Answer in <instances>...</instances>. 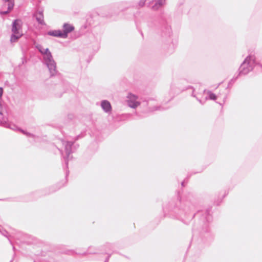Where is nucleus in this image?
<instances>
[{
	"mask_svg": "<svg viewBox=\"0 0 262 262\" xmlns=\"http://www.w3.org/2000/svg\"><path fill=\"white\" fill-rule=\"evenodd\" d=\"M255 64V57L252 55L248 56L242 63L239 68V74L246 75L248 74L250 71L252 70Z\"/></svg>",
	"mask_w": 262,
	"mask_h": 262,
	"instance_id": "f257e3e1",
	"label": "nucleus"
},
{
	"mask_svg": "<svg viewBox=\"0 0 262 262\" xmlns=\"http://www.w3.org/2000/svg\"><path fill=\"white\" fill-rule=\"evenodd\" d=\"M43 63L48 67L51 76H54L57 74L56 63L51 52L46 54L43 56Z\"/></svg>",
	"mask_w": 262,
	"mask_h": 262,
	"instance_id": "f03ea898",
	"label": "nucleus"
},
{
	"mask_svg": "<svg viewBox=\"0 0 262 262\" xmlns=\"http://www.w3.org/2000/svg\"><path fill=\"white\" fill-rule=\"evenodd\" d=\"M127 103L130 107L133 108H136L140 105L138 97L130 93L127 96Z\"/></svg>",
	"mask_w": 262,
	"mask_h": 262,
	"instance_id": "7ed1b4c3",
	"label": "nucleus"
},
{
	"mask_svg": "<svg viewBox=\"0 0 262 262\" xmlns=\"http://www.w3.org/2000/svg\"><path fill=\"white\" fill-rule=\"evenodd\" d=\"M62 144L64 146V150L66 154V157H64L66 164L68 165V161L69 158V156L72 152V146L73 144V142L69 141H62Z\"/></svg>",
	"mask_w": 262,
	"mask_h": 262,
	"instance_id": "20e7f679",
	"label": "nucleus"
},
{
	"mask_svg": "<svg viewBox=\"0 0 262 262\" xmlns=\"http://www.w3.org/2000/svg\"><path fill=\"white\" fill-rule=\"evenodd\" d=\"M22 23L20 20L16 19L12 24V31L14 34L23 33L21 31Z\"/></svg>",
	"mask_w": 262,
	"mask_h": 262,
	"instance_id": "39448f33",
	"label": "nucleus"
},
{
	"mask_svg": "<svg viewBox=\"0 0 262 262\" xmlns=\"http://www.w3.org/2000/svg\"><path fill=\"white\" fill-rule=\"evenodd\" d=\"M74 30V27L73 25L65 23L63 25V31H61V34H63V38H66L68 37V33L72 32Z\"/></svg>",
	"mask_w": 262,
	"mask_h": 262,
	"instance_id": "423d86ee",
	"label": "nucleus"
},
{
	"mask_svg": "<svg viewBox=\"0 0 262 262\" xmlns=\"http://www.w3.org/2000/svg\"><path fill=\"white\" fill-rule=\"evenodd\" d=\"M101 106L103 110L106 113H111L112 106L111 103L107 100H103L101 102Z\"/></svg>",
	"mask_w": 262,
	"mask_h": 262,
	"instance_id": "0eeeda50",
	"label": "nucleus"
},
{
	"mask_svg": "<svg viewBox=\"0 0 262 262\" xmlns=\"http://www.w3.org/2000/svg\"><path fill=\"white\" fill-rule=\"evenodd\" d=\"M34 17H35L36 21L39 24L41 25H45V23L43 19V15L42 11H38L36 12L34 15Z\"/></svg>",
	"mask_w": 262,
	"mask_h": 262,
	"instance_id": "6e6552de",
	"label": "nucleus"
},
{
	"mask_svg": "<svg viewBox=\"0 0 262 262\" xmlns=\"http://www.w3.org/2000/svg\"><path fill=\"white\" fill-rule=\"evenodd\" d=\"M3 1L5 3L8 2L7 10L0 11L1 14L5 15L8 14L10 11H11L13 9L14 3L13 0H3Z\"/></svg>",
	"mask_w": 262,
	"mask_h": 262,
	"instance_id": "1a4fd4ad",
	"label": "nucleus"
},
{
	"mask_svg": "<svg viewBox=\"0 0 262 262\" xmlns=\"http://www.w3.org/2000/svg\"><path fill=\"white\" fill-rule=\"evenodd\" d=\"M36 48L39 51V52L42 54V57L44 56L46 54H48L51 52L48 48L45 49L41 45L37 44L36 45Z\"/></svg>",
	"mask_w": 262,
	"mask_h": 262,
	"instance_id": "9d476101",
	"label": "nucleus"
},
{
	"mask_svg": "<svg viewBox=\"0 0 262 262\" xmlns=\"http://www.w3.org/2000/svg\"><path fill=\"white\" fill-rule=\"evenodd\" d=\"M49 35L53 36L55 37H58L63 38V34H61V31L58 30H53V31H50L47 33Z\"/></svg>",
	"mask_w": 262,
	"mask_h": 262,
	"instance_id": "9b49d317",
	"label": "nucleus"
},
{
	"mask_svg": "<svg viewBox=\"0 0 262 262\" xmlns=\"http://www.w3.org/2000/svg\"><path fill=\"white\" fill-rule=\"evenodd\" d=\"M204 93L206 94L207 96L206 97V99H210L215 100L216 99V96L212 93L211 91L204 90Z\"/></svg>",
	"mask_w": 262,
	"mask_h": 262,
	"instance_id": "f8f14e48",
	"label": "nucleus"
},
{
	"mask_svg": "<svg viewBox=\"0 0 262 262\" xmlns=\"http://www.w3.org/2000/svg\"><path fill=\"white\" fill-rule=\"evenodd\" d=\"M165 0H159L155 4L152 6L154 10H158L160 7L165 4Z\"/></svg>",
	"mask_w": 262,
	"mask_h": 262,
	"instance_id": "ddd939ff",
	"label": "nucleus"
},
{
	"mask_svg": "<svg viewBox=\"0 0 262 262\" xmlns=\"http://www.w3.org/2000/svg\"><path fill=\"white\" fill-rule=\"evenodd\" d=\"M23 33L14 34L11 35L10 41L11 42H16L21 36Z\"/></svg>",
	"mask_w": 262,
	"mask_h": 262,
	"instance_id": "4468645a",
	"label": "nucleus"
},
{
	"mask_svg": "<svg viewBox=\"0 0 262 262\" xmlns=\"http://www.w3.org/2000/svg\"><path fill=\"white\" fill-rule=\"evenodd\" d=\"M145 3V0H140L139 2L138 5L140 7H142L144 6Z\"/></svg>",
	"mask_w": 262,
	"mask_h": 262,
	"instance_id": "2eb2a0df",
	"label": "nucleus"
},
{
	"mask_svg": "<svg viewBox=\"0 0 262 262\" xmlns=\"http://www.w3.org/2000/svg\"><path fill=\"white\" fill-rule=\"evenodd\" d=\"M24 134L26 135L27 136H29V137H31V136H33L32 134H30V133H26V132H25L24 130H21Z\"/></svg>",
	"mask_w": 262,
	"mask_h": 262,
	"instance_id": "dca6fc26",
	"label": "nucleus"
},
{
	"mask_svg": "<svg viewBox=\"0 0 262 262\" xmlns=\"http://www.w3.org/2000/svg\"><path fill=\"white\" fill-rule=\"evenodd\" d=\"M192 96L194 97H196V95L194 94V90H193Z\"/></svg>",
	"mask_w": 262,
	"mask_h": 262,
	"instance_id": "f3484780",
	"label": "nucleus"
},
{
	"mask_svg": "<svg viewBox=\"0 0 262 262\" xmlns=\"http://www.w3.org/2000/svg\"><path fill=\"white\" fill-rule=\"evenodd\" d=\"M5 233H7V231H5L4 233H2V234H3L4 235H5V236H7V235H6Z\"/></svg>",
	"mask_w": 262,
	"mask_h": 262,
	"instance_id": "a211bd4d",
	"label": "nucleus"
},
{
	"mask_svg": "<svg viewBox=\"0 0 262 262\" xmlns=\"http://www.w3.org/2000/svg\"><path fill=\"white\" fill-rule=\"evenodd\" d=\"M160 110V107H156L154 111L155 110Z\"/></svg>",
	"mask_w": 262,
	"mask_h": 262,
	"instance_id": "6ab92c4d",
	"label": "nucleus"
},
{
	"mask_svg": "<svg viewBox=\"0 0 262 262\" xmlns=\"http://www.w3.org/2000/svg\"><path fill=\"white\" fill-rule=\"evenodd\" d=\"M198 101H199L200 103H202V101H201V100L198 99Z\"/></svg>",
	"mask_w": 262,
	"mask_h": 262,
	"instance_id": "aec40b11",
	"label": "nucleus"
},
{
	"mask_svg": "<svg viewBox=\"0 0 262 262\" xmlns=\"http://www.w3.org/2000/svg\"><path fill=\"white\" fill-rule=\"evenodd\" d=\"M183 183H184L183 182L182 183V185H184Z\"/></svg>",
	"mask_w": 262,
	"mask_h": 262,
	"instance_id": "412c9836",
	"label": "nucleus"
}]
</instances>
